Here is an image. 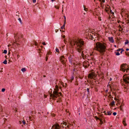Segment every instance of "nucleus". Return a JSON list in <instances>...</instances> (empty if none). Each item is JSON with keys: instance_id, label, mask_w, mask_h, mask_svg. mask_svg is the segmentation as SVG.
<instances>
[{"instance_id": "nucleus-1", "label": "nucleus", "mask_w": 129, "mask_h": 129, "mask_svg": "<svg viewBox=\"0 0 129 129\" xmlns=\"http://www.w3.org/2000/svg\"><path fill=\"white\" fill-rule=\"evenodd\" d=\"M71 45H75L76 50L78 52L80 53L82 52L81 55L82 56H84L83 51L84 42L81 39L73 40L70 42Z\"/></svg>"}, {"instance_id": "nucleus-2", "label": "nucleus", "mask_w": 129, "mask_h": 129, "mask_svg": "<svg viewBox=\"0 0 129 129\" xmlns=\"http://www.w3.org/2000/svg\"><path fill=\"white\" fill-rule=\"evenodd\" d=\"M106 45L104 43L97 42L95 44L93 50L98 51L101 55H103L107 49Z\"/></svg>"}, {"instance_id": "nucleus-3", "label": "nucleus", "mask_w": 129, "mask_h": 129, "mask_svg": "<svg viewBox=\"0 0 129 129\" xmlns=\"http://www.w3.org/2000/svg\"><path fill=\"white\" fill-rule=\"evenodd\" d=\"M15 39L16 42H22L23 41H24V39L23 38V35L17 34L15 36Z\"/></svg>"}, {"instance_id": "nucleus-4", "label": "nucleus", "mask_w": 129, "mask_h": 129, "mask_svg": "<svg viewBox=\"0 0 129 129\" xmlns=\"http://www.w3.org/2000/svg\"><path fill=\"white\" fill-rule=\"evenodd\" d=\"M58 86L56 87V88L54 89V90L53 91V94H51L50 95L53 98H57V96H59V94L60 95H61V92H59V93H58Z\"/></svg>"}, {"instance_id": "nucleus-5", "label": "nucleus", "mask_w": 129, "mask_h": 129, "mask_svg": "<svg viewBox=\"0 0 129 129\" xmlns=\"http://www.w3.org/2000/svg\"><path fill=\"white\" fill-rule=\"evenodd\" d=\"M120 70L125 72V71L126 73L129 72V68H127V66L126 63H123L121 64L120 67Z\"/></svg>"}, {"instance_id": "nucleus-6", "label": "nucleus", "mask_w": 129, "mask_h": 129, "mask_svg": "<svg viewBox=\"0 0 129 129\" xmlns=\"http://www.w3.org/2000/svg\"><path fill=\"white\" fill-rule=\"evenodd\" d=\"M124 81L127 84L129 83V75L128 74H125L123 77Z\"/></svg>"}, {"instance_id": "nucleus-7", "label": "nucleus", "mask_w": 129, "mask_h": 129, "mask_svg": "<svg viewBox=\"0 0 129 129\" xmlns=\"http://www.w3.org/2000/svg\"><path fill=\"white\" fill-rule=\"evenodd\" d=\"M96 77L95 73L94 72H92L89 73L88 76V78L89 79H94Z\"/></svg>"}, {"instance_id": "nucleus-8", "label": "nucleus", "mask_w": 129, "mask_h": 129, "mask_svg": "<svg viewBox=\"0 0 129 129\" xmlns=\"http://www.w3.org/2000/svg\"><path fill=\"white\" fill-rule=\"evenodd\" d=\"M60 127L58 124H55L53 125L51 129H60Z\"/></svg>"}, {"instance_id": "nucleus-9", "label": "nucleus", "mask_w": 129, "mask_h": 129, "mask_svg": "<svg viewBox=\"0 0 129 129\" xmlns=\"http://www.w3.org/2000/svg\"><path fill=\"white\" fill-rule=\"evenodd\" d=\"M68 59L69 62L71 63V64H72L73 62V57L72 55H70L68 57Z\"/></svg>"}, {"instance_id": "nucleus-10", "label": "nucleus", "mask_w": 129, "mask_h": 129, "mask_svg": "<svg viewBox=\"0 0 129 129\" xmlns=\"http://www.w3.org/2000/svg\"><path fill=\"white\" fill-rule=\"evenodd\" d=\"M108 39L109 41L112 43H113L114 42V41L113 39V38L112 37H109L108 38Z\"/></svg>"}, {"instance_id": "nucleus-11", "label": "nucleus", "mask_w": 129, "mask_h": 129, "mask_svg": "<svg viewBox=\"0 0 129 129\" xmlns=\"http://www.w3.org/2000/svg\"><path fill=\"white\" fill-rule=\"evenodd\" d=\"M124 105V104L123 103V102H122L120 106V110H122V108Z\"/></svg>"}, {"instance_id": "nucleus-12", "label": "nucleus", "mask_w": 129, "mask_h": 129, "mask_svg": "<svg viewBox=\"0 0 129 129\" xmlns=\"http://www.w3.org/2000/svg\"><path fill=\"white\" fill-rule=\"evenodd\" d=\"M89 35V38L90 39H92L93 37V34H92V33L91 34H90V35Z\"/></svg>"}, {"instance_id": "nucleus-13", "label": "nucleus", "mask_w": 129, "mask_h": 129, "mask_svg": "<svg viewBox=\"0 0 129 129\" xmlns=\"http://www.w3.org/2000/svg\"><path fill=\"white\" fill-rule=\"evenodd\" d=\"M123 123L124 126L126 125V124L125 123V118L123 119Z\"/></svg>"}, {"instance_id": "nucleus-14", "label": "nucleus", "mask_w": 129, "mask_h": 129, "mask_svg": "<svg viewBox=\"0 0 129 129\" xmlns=\"http://www.w3.org/2000/svg\"><path fill=\"white\" fill-rule=\"evenodd\" d=\"M60 61L62 62V63L63 64H66V62L65 61L64 59L60 60Z\"/></svg>"}, {"instance_id": "nucleus-15", "label": "nucleus", "mask_w": 129, "mask_h": 129, "mask_svg": "<svg viewBox=\"0 0 129 129\" xmlns=\"http://www.w3.org/2000/svg\"><path fill=\"white\" fill-rule=\"evenodd\" d=\"M85 63H86V65H85V67H86V68H87L88 66H89L88 62L87 61L86 62H84V64H85Z\"/></svg>"}, {"instance_id": "nucleus-16", "label": "nucleus", "mask_w": 129, "mask_h": 129, "mask_svg": "<svg viewBox=\"0 0 129 129\" xmlns=\"http://www.w3.org/2000/svg\"><path fill=\"white\" fill-rule=\"evenodd\" d=\"M66 23H65V22H64V24L61 27V28L62 29H63L64 28V27L65 26V25Z\"/></svg>"}, {"instance_id": "nucleus-17", "label": "nucleus", "mask_w": 129, "mask_h": 129, "mask_svg": "<svg viewBox=\"0 0 129 129\" xmlns=\"http://www.w3.org/2000/svg\"><path fill=\"white\" fill-rule=\"evenodd\" d=\"M107 115H110L111 114L110 111L108 112H107ZM105 114L107 115V114H106V113H105Z\"/></svg>"}, {"instance_id": "nucleus-18", "label": "nucleus", "mask_w": 129, "mask_h": 129, "mask_svg": "<svg viewBox=\"0 0 129 129\" xmlns=\"http://www.w3.org/2000/svg\"><path fill=\"white\" fill-rule=\"evenodd\" d=\"M63 124L64 125L66 126L65 127H68V125H67V123L66 122H63Z\"/></svg>"}, {"instance_id": "nucleus-19", "label": "nucleus", "mask_w": 129, "mask_h": 129, "mask_svg": "<svg viewBox=\"0 0 129 129\" xmlns=\"http://www.w3.org/2000/svg\"><path fill=\"white\" fill-rule=\"evenodd\" d=\"M21 71L23 72H24L26 71V69L25 68H22L21 69Z\"/></svg>"}, {"instance_id": "nucleus-20", "label": "nucleus", "mask_w": 129, "mask_h": 129, "mask_svg": "<svg viewBox=\"0 0 129 129\" xmlns=\"http://www.w3.org/2000/svg\"><path fill=\"white\" fill-rule=\"evenodd\" d=\"M129 42L128 40H125V42L124 43V44L125 45H126L127 44H128L129 43Z\"/></svg>"}, {"instance_id": "nucleus-21", "label": "nucleus", "mask_w": 129, "mask_h": 129, "mask_svg": "<svg viewBox=\"0 0 129 129\" xmlns=\"http://www.w3.org/2000/svg\"><path fill=\"white\" fill-rule=\"evenodd\" d=\"M99 120H100V122L101 124H102L103 123V119L102 118L100 119Z\"/></svg>"}, {"instance_id": "nucleus-22", "label": "nucleus", "mask_w": 129, "mask_h": 129, "mask_svg": "<svg viewBox=\"0 0 129 129\" xmlns=\"http://www.w3.org/2000/svg\"><path fill=\"white\" fill-rule=\"evenodd\" d=\"M74 77L73 76H72L71 77V82H72L73 80H74Z\"/></svg>"}, {"instance_id": "nucleus-23", "label": "nucleus", "mask_w": 129, "mask_h": 129, "mask_svg": "<svg viewBox=\"0 0 129 129\" xmlns=\"http://www.w3.org/2000/svg\"><path fill=\"white\" fill-rule=\"evenodd\" d=\"M3 63L5 64H6L7 63V61L6 59L3 61Z\"/></svg>"}, {"instance_id": "nucleus-24", "label": "nucleus", "mask_w": 129, "mask_h": 129, "mask_svg": "<svg viewBox=\"0 0 129 129\" xmlns=\"http://www.w3.org/2000/svg\"><path fill=\"white\" fill-rule=\"evenodd\" d=\"M111 104L112 106H113L115 105V102L114 101H112L111 102Z\"/></svg>"}, {"instance_id": "nucleus-25", "label": "nucleus", "mask_w": 129, "mask_h": 129, "mask_svg": "<svg viewBox=\"0 0 129 129\" xmlns=\"http://www.w3.org/2000/svg\"><path fill=\"white\" fill-rule=\"evenodd\" d=\"M83 7H84V10L85 11H87V10H88L87 8H85V6L84 5L83 6Z\"/></svg>"}, {"instance_id": "nucleus-26", "label": "nucleus", "mask_w": 129, "mask_h": 129, "mask_svg": "<svg viewBox=\"0 0 129 129\" xmlns=\"http://www.w3.org/2000/svg\"><path fill=\"white\" fill-rule=\"evenodd\" d=\"M64 57L63 56H62L60 58V60H61L64 59Z\"/></svg>"}, {"instance_id": "nucleus-27", "label": "nucleus", "mask_w": 129, "mask_h": 129, "mask_svg": "<svg viewBox=\"0 0 129 129\" xmlns=\"http://www.w3.org/2000/svg\"><path fill=\"white\" fill-rule=\"evenodd\" d=\"M115 53L116 55H120V53L118 52H115Z\"/></svg>"}, {"instance_id": "nucleus-28", "label": "nucleus", "mask_w": 129, "mask_h": 129, "mask_svg": "<svg viewBox=\"0 0 129 129\" xmlns=\"http://www.w3.org/2000/svg\"><path fill=\"white\" fill-rule=\"evenodd\" d=\"M103 75H104V74L103 73H102L101 74H100L99 75V77H100Z\"/></svg>"}, {"instance_id": "nucleus-29", "label": "nucleus", "mask_w": 129, "mask_h": 129, "mask_svg": "<svg viewBox=\"0 0 129 129\" xmlns=\"http://www.w3.org/2000/svg\"><path fill=\"white\" fill-rule=\"evenodd\" d=\"M105 11L107 13H109V9H107V8H106V9H105Z\"/></svg>"}, {"instance_id": "nucleus-30", "label": "nucleus", "mask_w": 129, "mask_h": 129, "mask_svg": "<svg viewBox=\"0 0 129 129\" xmlns=\"http://www.w3.org/2000/svg\"><path fill=\"white\" fill-rule=\"evenodd\" d=\"M64 22H65V23H66V18L65 16H64Z\"/></svg>"}, {"instance_id": "nucleus-31", "label": "nucleus", "mask_w": 129, "mask_h": 129, "mask_svg": "<svg viewBox=\"0 0 129 129\" xmlns=\"http://www.w3.org/2000/svg\"><path fill=\"white\" fill-rule=\"evenodd\" d=\"M126 16L128 19H129V13H128L126 14Z\"/></svg>"}, {"instance_id": "nucleus-32", "label": "nucleus", "mask_w": 129, "mask_h": 129, "mask_svg": "<svg viewBox=\"0 0 129 129\" xmlns=\"http://www.w3.org/2000/svg\"><path fill=\"white\" fill-rule=\"evenodd\" d=\"M54 7L55 8L57 9H59V7H58L57 6H54Z\"/></svg>"}, {"instance_id": "nucleus-33", "label": "nucleus", "mask_w": 129, "mask_h": 129, "mask_svg": "<svg viewBox=\"0 0 129 129\" xmlns=\"http://www.w3.org/2000/svg\"><path fill=\"white\" fill-rule=\"evenodd\" d=\"M101 2H102L103 3L105 2V0H99Z\"/></svg>"}, {"instance_id": "nucleus-34", "label": "nucleus", "mask_w": 129, "mask_h": 129, "mask_svg": "<svg viewBox=\"0 0 129 129\" xmlns=\"http://www.w3.org/2000/svg\"><path fill=\"white\" fill-rule=\"evenodd\" d=\"M94 117L95 119L96 120H99V118L97 116H95Z\"/></svg>"}, {"instance_id": "nucleus-35", "label": "nucleus", "mask_w": 129, "mask_h": 129, "mask_svg": "<svg viewBox=\"0 0 129 129\" xmlns=\"http://www.w3.org/2000/svg\"><path fill=\"white\" fill-rule=\"evenodd\" d=\"M110 12L112 14H114V13L113 12H112V11L111 10H110Z\"/></svg>"}, {"instance_id": "nucleus-36", "label": "nucleus", "mask_w": 129, "mask_h": 129, "mask_svg": "<svg viewBox=\"0 0 129 129\" xmlns=\"http://www.w3.org/2000/svg\"><path fill=\"white\" fill-rule=\"evenodd\" d=\"M5 89L4 88H2V91L3 92H4L5 91Z\"/></svg>"}, {"instance_id": "nucleus-37", "label": "nucleus", "mask_w": 129, "mask_h": 129, "mask_svg": "<svg viewBox=\"0 0 129 129\" xmlns=\"http://www.w3.org/2000/svg\"><path fill=\"white\" fill-rule=\"evenodd\" d=\"M18 20L19 21L20 23H22V21L20 18H19L18 19Z\"/></svg>"}, {"instance_id": "nucleus-38", "label": "nucleus", "mask_w": 129, "mask_h": 129, "mask_svg": "<svg viewBox=\"0 0 129 129\" xmlns=\"http://www.w3.org/2000/svg\"><path fill=\"white\" fill-rule=\"evenodd\" d=\"M7 50H4V53L5 54H6L7 53Z\"/></svg>"}, {"instance_id": "nucleus-39", "label": "nucleus", "mask_w": 129, "mask_h": 129, "mask_svg": "<svg viewBox=\"0 0 129 129\" xmlns=\"http://www.w3.org/2000/svg\"><path fill=\"white\" fill-rule=\"evenodd\" d=\"M86 90L88 92V93H89V88H87L86 89Z\"/></svg>"}, {"instance_id": "nucleus-40", "label": "nucleus", "mask_w": 129, "mask_h": 129, "mask_svg": "<svg viewBox=\"0 0 129 129\" xmlns=\"http://www.w3.org/2000/svg\"><path fill=\"white\" fill-rule=\"evenodd\" d=\"M56 52H59V50L57 48H56Z\"/></svg>"}, {"instance_id": "nucleus-41", "label": "nucleus", "mask_w": 129, "mask_h": 129, "mask_svg": "<svg viewBox=\"0 0 129 129\" xmlns=\"http://www.w3.org/2000/svg\"><path fill=\"white\" fill-rule=\"evenodd\" d=\"M117 114V113L116 112H113V114L115 116Z\"/></svg>"}, {"instance_id": "nucleus-42", "label": "nucleus", "mask_w": 129, "mask_h": 129, "mask_svg": "<svg viewBox=\"0 0 129 129\" xmlns=\"http://www.w3.org/2000/svg\"><path fill=\"white\" fill-rule=\"evenodd\" d=\"M104 75H103L101 77V78H102V79H104Z\"/></svg>"}, {"instance_id": "nucleus-43", "label": "nucleus", "mask_w": 129, "mask_h": 129, "mask_svg": "<svg viewBox=\"0 0 129 129\" xmlns=\"http://www.w3.org/2000/svg\"><path fill=\"white\" fill-rule=\"evenodd\" d=\"M22 122L23 123V124L24 125L25 124V121H24V120H23V121H22Z\"/></svg>"}, {"instance_id": "nucleus-44", "label": "nucleus", "mask_w": 129, "mask_h": 129, "mask_svg": "<svg viewBox=\"0 0 129 129\" xmlns=\"http://www.w3.org/2000/svg\"><path fill=\"white\" fill-rule=\"evenodd\" d=\"M126 23H129V19L127 20L126 21Z\"/></svg>"}, {"instance_id": "nucleus-45", "label": "nucleus", "mask_w": 129, "mask_h": 129, "mask_svg": "<svg viewBox=\"0 0 129 129\" xmlns=\"http://www.w3.org/2000/svg\"><path fill=\"white\" fill-rule=\"evenodd\" d=\"M48 58V57L46 56V61H47Z\"/></svg>"}, {"instance_id": "nucleus-46", "label": "nucleus", "mask_w": 129, "mask_h": 129, "mask_svg": "<svg viewBox=\"0 0 129 129\" xmlns=\"http://www.w3.org/2000/svg\"><path fill=\"white\" fill-rule=\"evenodd\" d=\"M42 44L43 45H46V44L45 42H43L42 43Z\"/></svg>"}, {"instance_id": "nucleus-47", "label": "nucleus", "mask_w": 129, "mask_h": 129, "mask_svg": "<svg viewBox=\"0 0 129 129\" xmlns=\"http://www.w3.org/2000/svg\"><path fill=\"white\" fill-rule=\"evenodd\" d=\"M17 59H18L19 57H20V55H17Z\"/></svg>"}, {"instance_id": "nucleus-48", "label": "nucleus", "mask_w": 129, "mask_h": 129, "mask_svg": "<svg viewBox=\"0 0 129 129\" xmlns=\"http://www.w3.org/2000/svg\"><path fill=\"white\" fill-rule=\"evenodd\" d=\"M33 3H35L36 2V0H33Z\"/></svg>"}, {"instance_id": "nucleus-49", "label": "nucleus", "mask_w": 129, "mask_h": 129, "mask_svg": "<svg viewBox=\"0 0 129 129\" xmlns=\"http://www.w3.org/2000/svg\"><path fill=\"white\" fill-rule=\"evenodd\" d=\"M35 44L36 46H37V44H37V42H35Z\"/></svg>"}, {"instance_id": "nucleus-50", "label": "nucleus", "mask_w": 129, "mask_h": 129, "mask_svg": "<svg viewBox=\"0 0 129 129\" xmlns=\"http://www.w3.org/2000/svg\"><path fill=\"white\" fill-rule=\"evenodd\" d=\"M126 55L129 56V52L128 53H126Z\"/></svg>"}, {"instance_id": "nucleus-51", "label": "nucleus", "mask_w": 129, "mask_h": 129, "mask_svg": "<svg viewBox=\"0 0 129 129\" xmlns=\"http://www.w3.org/2000/svg\"><path fill=\"white\" fill-rule=\"evenodd\" d=\"M65 37V35H63V38H64Z\"/></svg>"}, {"instance_id": "nucleus-52", "label": "nucleus", "mask_w": 129, "mask_h": 129, "mask_svg": "<svg viewBox=\"0 0 129 129\" xmlns=\"http://www.w3.org/2000/svg\"><path fill=\"white\" fill-rule=\"evenodd\" d=\"M124 51V50L123 49H121V51H122V52H123V51Z\"/></svg>"}, {"instance_id": "nucleus-53", "label": "nucleus", "mask_w": 129, "mask_h": 129, "mask_svg": "<svg viewBox=\"0 0 129 129\" xmlns=\"http://www.w3.org/2000/svg\"><path fill=\"white\" fill-rule=\"evenodd\" d=\"M129 50V49H128V48H127V49H126V51H128V50Z\"/></svg>"}, {"instance_id": "nucleus-54", "label": "nucleus", "mask_w": 129, "mask_h": 129, "mask_svg": "<svg viewBox=\"0 0 129 129\" xmlns=\"http://www.w3.org/2000/svg\"><path fill=\"white\" fill-rule=\"evenodd\" d=\"M114 99H115V100H118L116 98H115Z\"/></svg>"}, {"instance_id": "nucleus-55", "label": "nucleus", "mask_w": 129, "mask_h": 129, "mask_svg": "<svg viewBox=\"0 0 129 129\" xmlns=\"http://www.w3.org/2000/svg\"><path fill=\"white\" fill-rule=\"evenodd\" d=\"M99 35H98V34H96V37H98V36H99Z\"/></svg>"}, {"instance_id": "nucleus-56", "label": "nucleus", "mask_w": 129, "mask_h": 129, "mask_svg": "<svg viewBox=\"0 0 129 129\" xmlns=\"http://www.w3.org/2000/svg\"><path fill=\"white\" fill-rule=\"evenodd\" d=\"M112 80V79L111 78H110V81H111Z\"/></svg>"}, {"instance_id": "nucleus-57", "label": "nucleus", "mask_w": 129, "mask_h": 129, "mask_svg": "<svg viewBox=\"0 0 129 129\" xmlns=\"http://www.w3.org/2000/svg\"><path fill=\"white\" fill-rule=\"evenodd\" d=\"M43 76L44 77H46V76L45 75H44Z\"/></svg>"}, {"instance_id": "nucleus-58", "label": "nucleus", "mask_w": 129, "mask_h": 129, "mask_svg": "<svg viewBox=\"0 0 129 129\" xmlns=\"http://www.w3.org/2000/svg\"><path fill=\"white\" fill-rule=\"evenodd\" d=\"M55 0H51V1L52 2H53Z\"/></svg>"}, {"instance_id": "nucleus-59", "label": "nucleus", "mask_w": 129, "mask_h": 129, "mask_svg": "<svg viewBox=\"0 0 129 129\" xmlns=\"http://www.w3.org/2000/svg\"><path fill=\"white\" fill-rule=\"evenodd\" d=\"M110 18H111V17H110V16L109 17L108 19H110Z\"/></svg>"}, {"instance_id": "nucleus-60", "label": "nucleus", "mask_w": 129, "mask_h": 129, "mask_svg": "<svg viewBox=\"0 0 129 129\" xmlns=\"http://www.w3.org/2000/svg\"><path fill=\"white\" fill-rule=\"evenodd\" d=\"M124 88H125V89L126 88V86H125L124 87Z\"/></svg>"}, {"instance_id": "nucleus-61", "label": "nucleus", "mask_w": 129, "mask_h": 129, "mask_svg": "<svg viewBox=\"0 0 129 129\" xmlns=\"http://www.w3.org/2000/svg\"><path fill=\"white\" fill-rule=\"evenodd\" d=\"M15 112H17V110H15Z\"/></svg>"}, {"instance_id": "nucleus-62", "label": "nucleus", "mask_w": 129, "mask_h": 129, "mask_svg": "<svg viewBox=\"0 0 129 129\" xmlns=\"http://www.w3.org/2000/svg\"><path fill=\"white\" fill-rule=\"evenodd\" d=\"M122 52L121 51V52H120V53H122Z\"/></svg>"}, {"instance_id": "nucleus-63", "label": "nucleus", "mask_w": 129, "mask_h": 129, "mask_svg": "<svg viewBox=\"0 0 129 129\" xmlns=\"http://www.w3.org/2000/svg\"><path fill=\"white\" fill-rule=\"evenodd\" d=\"M41 47L42 48L43 47V46H41Z\"/></svg>"}, {"instance_id": "nucleus-64", "label": "nucleus", "mask_w": 129, "mask_h": 129, "mask_svg": "<svg viewBox=\"0 0 129 129\" xmlns=\"http://www.w3.org/2000/svg\"><path fill=\"white\" fill-rule=\"evenodd\" d=\"M114 46L115 47H116V45H115Z\"/></svg>"}]
</instances>
